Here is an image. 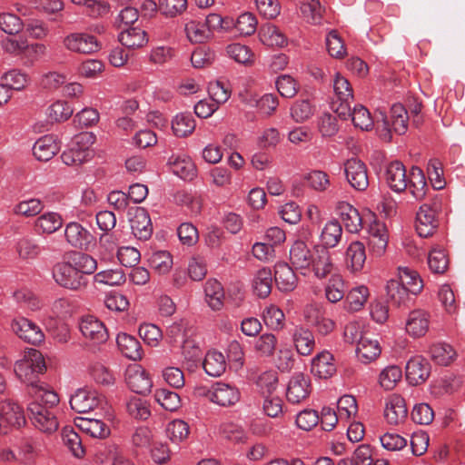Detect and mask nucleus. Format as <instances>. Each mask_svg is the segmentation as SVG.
I'll list each match as a JSON object with an SVG mask.
<instances>
[{"label":"nucleus","mask_w":465,"mask_h":465,"mask_svg":"<svg viewBox=\"0 0 465 465\" xmlns=\"http://www.w3.org/2000/svg\"><path fill=\"white\" fill-rule=\"evenodd\" d=\"M97 269V261L85 252H74L67 261L57 262L52 268V277L60 287L73 292L87 288V276Z\"/></svg>","instance_id":"1"},{"label":"nucleus","mask_w":465,"mask_h":465,"mask_svg":"<svg viewBox=\"0 0 465 465\" xmlns=\"http://www.w3.org/2000/svg\"><path fill=\"white\" fill-rule=\"evenodd\" d=\"M46 366L43 354L35 350L25 351L21 360L15 364L16 376L27 385V390L34 384L39 383L38 376L45 371Z\"/></svg>","instance_id":"2"},{"label":"nucleus","mask_w":465,"mask_h":465,"mask_svg":"<svg viewBox=\"0 0 465 465\" xmlns=\"http://www.w3.org/2000/svg\"><path fill=\"white\" fill-rule=\"evenodd\" d=\"M442 206L441 195L435 194L430 203H423L416 215V231L422 238L431 236L438 227L437 214Z\"/></svg>","instance_id":"3"},{"label":"nucleus","mask_w":465,"mask_h":465,"mask_svg":"<svg viewBox=\"0 0 465 465\" xmlns=\"http://www.w3.org/2000/svg\"><path fill=\"white\" fill-rule=\"evenodd\" d=\"M25 423L21 407L11 400L2 402L0 413V435L15 433Z\"/></svg>","instance_id":"4"},{"label":"nucleus","mask_w":465,"mask_h":465,"mask_svg":"<svg viewBox=\"0 0 465 465\" xmlns=\"http://www.w3.org/2000/svg\"><path fill=\"white\" fill-rule=\"evenodd\" d=\"M64 238L71 247L84 251L90 250L96 242L93 233L77 222H71L65 225Z\"/></svg>","instance_id":"5"},{"label":"nucleus","mask_w":465,"mask_h":465,"mask_svg":"<svg viewBox=\"0 0 465 465\" xmlns=\"http://www.w3.org/2000/svg\"><path fill=\"white\" fill-rule=\"evenodd\" d=\"M79 330L84 338L92 345L104 343L109 337L104 322L92 315L82 317L79 322Z\"/></svg>","instance_id":"6"},{"label":"nucleus","mask_w":465,"mask_h":465,"mask_svg":"<svg viewBox=\"0 0 465 465\" xmlns=\"http://www.w3.org/2000/svg\"><path fill=\"white\" fill-rule=\"evenodd\" d=\"M409 115L405 107L401 104H395L391 108V119L382 115V127L386 132L383 136L388 141L391 140V132L398 134H404L408 130Z\"/></svg>","instance_id":"7"},{"label":"nucleus","mask_w":465,"mask_h":465,"mask_svg":"<svg viewBox=\"0 0 465 465\" xmlns=\"http://www.w3.org/2000/svg\"><path fill=\"white\" fill-rule=\"evenodd\" d=\"M129 221L133 234L140 241H147L153 234V224L147 210L134 207L129 211Z\"/></svg>","instance_id":"8"},{"label":"nucleus","mask_w":465,"mask_h":465,"mask_svg":"<svg viewBox=\"0 0 465 465\" xmlns=\"http://www.w3.org/2000/svg\"><path fill=\"white\" fill-rule=\"evenodd\" d=\"M312 391L311 379L302 372L294 373L287 386L286 399L290 403L299 404L308 399Z\"/></svg>","instance_id":"9"},{"label":"nucleus","mask_w":465,"mask_h":465,"mask_svg":"<svg viewBox=\"0 0 465 465\" xmlns=\"http://www.w3.org/2000/svg\"><path fill=\"white\" fill-rule=\"evenodd\" d=\"M346 179L351 186L360 192L369 186V177L366 164L360 159L351 158L344 163Z\"/></svg>","instance_id":"10"},{"label":"nucleus","mask_w":465,"mask_h":465,"mask_svg":"<svg viewBox=\"0 0 465 465\" xmlns=\"http://www.w3.org/2000/svg\"><path fill=\"white\" fill-rule=\"evenodd\" d=\"M66 49L79 54H93L100 50L101 45L95 36L85 33H73L64 39Z\"/></svg>","instance_id":"11"},{"label":"nucleus","mask_w":465,"mask_h":465,"mask_svg":"<svg viewBox=\"0 0 465 465\" xmlns=\"http://www.w3.org/2000/svg\"><path fill=\"white\" fill-rule=\"evenodd\" d=\"M104 402V398L95 391L78 389L70 398V406L77 413L94 411Z\"/></svg>","instance_id":"12"},{"label":"nucleus","mask_w":465,"mask_h":465,"mask_svg":"<svg viewBox=\"0 0 465 465\" xmlns=\"http://www.w3.org/2000/svg\"><path fill=\"white\" fill-rule=\"evenodd\" d=\"M28 411L31 414L30 419L34 426L41 432L50 434L57 430L58 421L56 418L39 403H29Z\"/></svg>","instance_id":"13"},{"label":"nucleus","mask_w":465,"mask_h":465,"mask_svg":"<svg viewBox=\"0 0 465 465\" xmlns=\"http://www.w3.org/2000/svg\"><path fill=\"white\" fill-rule=\"evenodd\" d=\"M125 381L129 389L137 393L145 395L151 391L153 381L148 372L139 365L129 367L125 372Z\"/></svg>","instance_id":"14"},{"label":"nucleus","mask_w":465,"mask_h":465,"mask_svg":"<svg viewBox=\"0 0 465 465\" xmlns=\"http://www.w3.org/2000/svg\"><path fill=\"white\" fill-rule=\"evenodd\" d=\"M12 330L19 338L33 345L40 344L45 340L41 328L24 317L16 318L12 322Z\"/></svg>","instance_id":"15"},{"label":"nucleus","mask_w":465,"mask_h":465,"mask_svg":"<svg viewBox=\"0 0 465 465\" xmlns=\"http://www.w3.org/2000/svg\"><path fill=\"white\" fill-rule=\"evenodd\" d=\"M335 268L331 254L328 249L322 246L313 247V257L310 268L318 279H324L331 274Z\"/></svg>","instance_id":"16"},{"label":"nucleus","mask_w":465,"mask_h":465,"mask_svg":"<svg viewBox=\"0 0 465 465\" xmlns=\"http://www.w3.org/2000/svg\"><path fill=\"white\" fill-rule=\"evenodd\" d=\"M430 374V362L421 356L411 358L405 368L406 380L411 385L417 386L424 383Z\"/></svg>","instance_id":"17"},{"label":"nucleus","mask_w":465,"mask_h":465,"mask_svg":"<svg viewBox=\"0 0 465 465\" xmlns=\"http://www.w3.org/2000/svg\"><path fill=\"white\" fill-rule=\"evenodd\" d=\"M407 171L400 161L391 162L385 169V180L388 186L395 193H402L408 187Z\"/></svg>","instance_id":"18"},{"label":"nucleus","mask_w":465,"mask_h":465,"mask_svg":"<svg viewBox=\"0 0 465 465\" xmlns=\"http://www.w3.org/2000/svg\"><path fill=\"white\" fill-rule=\"evenodd\" d=\"M408 409L405 400L399 394H392L386 400L384 417L391 424H398L405 420Z\"/></svg>","instance_id":"19"},{"label":"nucleus","mask_w":465,"mask_h":465,"mask_svg":"<svg viewBox=\"0 0 465 465\" xmlns=\"http://www.w3.org/2000/svg\"><path fill=\"white\" fill-rule=\"evenodd\" d=\"M274 280L278 289L283 292L293 291L298 282V278L292 268L284 262H280L275 264Z\"/></svg>","instance_id":"20"},{"label":"nucleus","mask_w":465,"mask_h":465,"mask_svg":"<svg viewBox=\"0 0 465 465\" xmlns=\"http://www.w3.org/2000/svg\"><path fill=\"white\" fill-rule=\"evenodd\" d=\"M311 371L320 379L331 378L336 372V365L331 353L323 351L312 361Z\"/></svg>","instance_id":"21"},{"label":"nucleus","mask_w":465,"mask_h":465,"mask_svg":"<svg viewBox=\"0 0 465 465\" xmlns=\"http://www.w3.org/2000/svg\"><path fill=\"white\" fill-rule=\"evenodd\" d=\"M313 257V249L302 240L293 242L290 249V262L296 269H309Z\"/></svg>","instance_id":"22"},{"label":"nucleus","mask_w":465,"mask_h":465,"mask_svg":"<svg viewBox=\"0 0 465 465\" xmlns=\"http://www.w3.org/2000/svg\"><path fill=\"white\" fill-rule=\"evenodd\" d=\"M337 212L348 232L355 233L361 231L362 219L355 207L346 202H341L337 206Z\"/></svg>","instance_id":"23"},{"label":"nucleus","mask_w":465,"mask_h":465,"mask_svg":"<svg viewBox=\"0 0 465 465\" xmlns=\"http://www.w3.org/2000/svg\"><path fill=\"white\" fill-rule=\"evenodd\" d=\"M292 341L297 352L302 356L310 355L315 348V338L312 331L303 326H296L292 331Z\"/></svg>","instance_id":"24"},{"label":"nucleus","mask_w":465,"mask_h":465,"mask_svg":"<svg viewBox=\"0 0 465 465\" xmlns=\"http://www.w3.org/2000/svg\"><path fill=\"white\" fill-rule=\"evenodd\" d=\"M27 392L34 398L35 401L33 402L39 403L45 410L53 408L59 402L57 393L43 382L34 384V386L27 390Z\"/></svg>","instance_id":"25"},{"label":"nucleus","mask_w":465,"mask_h":465,"mask_svg":"<svg viewBox=\"0 0 465 465\" xmlns=\"http://www.w3.org/2000/svg\"><path fill=\"white\" fill-rule=\"evenodd\" d=\"M430 314L423 310L410 312L406 322V330L413 337H421L429 330Z\"/></svg>","instance_id":"26"},{"label":"nucleus","mask_w":465,"mask_h":465,"mask_svg":"<svg viewBox=\"0 0 465 465\" xmlns=\"http://www.w3.org/2000/svg\"><path fill=\"white\" fill-rule=\"evenodd\" d=\"M240 400V391L234 386L223 382L214 384L213 402L227 407L234 405Z\"/></svg>","instance_id":"27"},{"label":"nucleus","mask_w":465,"mask_h":465,"mask_svg":"<svg viewBox=\"0 0 465 465\" xmlns=\"http://www.w3.org/2000/svg\"><path fill=\"white\" fill-rule=\"evenodd\" d=\"M381 352L380 343L375 339L369 337L361 338L356 347V356L358 360L368 364L374 361Z\"/></svg>","instance_id":"28"},{"label":"nucleus","mask_w":465,"mask_h":465,"mask_svg":"<svg viewBox=\"0 0 465 465\" xmlns=\"http://www.w3.org/2000/svg\"><path fill=\"white\" fill-rule=\"evenodd\" d=\"M408 187L411 195L418 201L422 200L426 193L428 185L424 173L420 167L412 166L407 178Z\"/></svg>","instance_id":"29"},{"label":"nucleus","mask_w":465,"mask_h":465,"mask_svg":"<svg viewBox=\"0 0 465 465\" xmlns=\"http://www.w3.org/2000/svg\"><path fill=\"white\" fill-rule=\"evenodd\" d=\"M116 343L122 354L126 358L133 361H138L142 358V346L134 336L125 332L119 333Z\"/></svg>","instance_id":"30"},{"label":"nucleus","mask_w":465,"mask_h":465,"mask_svg":"<svg viewBox=\"0 0 465 465\" xmlns=\"http://www.w3.org/2000/svg\"><path fill=\"white\" fill-rule=\"evenodd\" d=\"M342 237V227L337 220H331L323 226L320 240L321 244L317 246H322L326 249L336 247L341 242Z\"/></svg>","instance_id":"31"},{"label":"nucleus","mask_w":465,"mask_h":465,"mask_svg":"<svg viewBox=\"0 0 465 465\" xmlns=\"http://www.w3.org/2000/svg\"><path fill=\"white\" fill-rule=\"evenodd\" d=\"M59 147L52 135L39 138L33 146V153L38 161L47 162L58 152Z\"/></svg>","instance_id":"32"},{"label":"nucleus","mask_w":465,"mask_h":465,"mask_svg":"<svg viewBox=\"0 0 465 465\" xmlns=\"http://www.w3.org/2000/svg\"><path fill=\"white\" fill-rule=\"evenodd\" d=\"M369 245L376 252L381 255L388 244V232L385 225L381 223L375 222L370 226Z\"/></svg>","instance_id":"33"},{"label":"nucleus","mask_w":465,"mask_h":465,"mask_svg":"<svg viewBox=\"0 0 465 465\" xmlns=\"http://www.w3.org/2000/svg\"><path fill=\"white\" fill-rule=\"evenodd\" d=\"M252 290L259 298L270 295L272 287V273L270 268L263 267L256 272L252 279Z\"/></svg>","instance_id":"34"},{"label":"nucleus","mask_w":465,"mask_h":465,"mask_svg":"<svg viewBox=\"0 0 465 465\" xmlns=\"http://www.w3.org/2000/svg\"><path fill=\"white\" fill-rule=\"evenodd\" d=\"M171 171L183 180L192 181L196 177V168L189 158L172 155L168 160Z\"/></svg>","instance_id":"35"},{"label":"nucleus","mask_w":465,"mask_h":465,"mask_svg":"<svg viewBox=\"0 0 465 465\" xmlns=\"http://www.w3.org/2000/svg\"><path fill=\"white\" fill-rule=\"evenodd\" d=\"M366 252L363 243L352 242L346 251V265L352 272H360L365 263Z\"/></svg>","instance_id":"36"},{"label":"nucleus","mask_w":465,"mask_h":465,"mask_svg":"<svg viewBox=\"0 0 465 465\" xmlns=\"http://www.w3.org/2000/svg\"><path fill=\"white\" fill-rule=\"evenodd\" d=\"M118 40L124 46L131 49L141 48L148 43L146 32L139 27H130L122 31Z\"/></svg>","instance_id":"37"},{"label":"nucleus","mask_w":465,"mask_h":465,"mask_svg":"<svg viewBox=\"0 0 465 465\" xmlns=\"http://www.w3.org/2000/svg\"><path fill=\"white\" fill-rule=\"evenodd\" d=\"M205 301L213 311H220L223 306L224 291L217 280L209 279L204 286Z\"/></svg>","instance_id":"38"},{"label":"nucleus","mask_w":465,"mask_h":465,"mask_svg":"<svg viewBox=\"0 0 465 465\" xmlns=\"http://www.w3.org/2000/svg\"><path fill=\"white\" fill-rule=\"evenodd\" d=\"M261 42L269 47H283L287 45L286 36L274 25H265L259 31Z\"/></svg>","instance_id":"39"},{"label":"nucleus","mask_w":465,"mask_h":465,"mask_svg":"<svg viewBox=\"0 0 465 465\" xmlns=\"http://www.w3.org/2000/svg\"><path fill=\"white\" fill-rule=\"evenodd\" d=\"M195 120L191 113H180L172 121V130L177 137H187L195 130Z\"/></svg>","instance_id":"40"},{"label":"nucleus","mask_w":465,"mask_h":465,"mask_svg":"<svg viewBox=\"0 0 465 465\" xmlns=\"http://www.w3.org/2000/svg\"><path fill=\"white\" fill-rule=\"evenodd\" d=\"M203 367L209 376L219 377L226 370L225 358L220 351H210L205 355Z\"/></svg>","instance_id":"41"},{"label":"nucleus","mask_w":465,"mask_h":465,"mask_svg":"<svg viewBox=\"0 0 465 465\" xmlns=\"http://www.w3.org/2000/svg\"><path fill=\"white\" fill-rule=\"evenodd\" d=\"M62 217L56 213H47L40 215L35 221V230L38 234H51L61 228Z\"/></svg>","instance_id":"42"},{"label":"nucleus","mask_w":465,"mask_h":465,"mask_svg":"<svg viewBox=\"0 0 465 465\" xmlns=\"http://www.w3.org/2000/svg\"><path fill=\"white\" fill-rule=\"evenodd\" d=\"M15 249L19 257L24 260H34L42 252L41 246L30 236L19 238L16 242Z\"/></svg>","instance_id":"43"},{"label":"nucleus","mask_w":465,"mask_h":465,"mask_svg":"<svg viewBox=\"0 0 465 465\" xmlns=\"http://www.w3.org/2000/svg\"><path fill=\"white\" fill-rule=\"evenodd\" d=\"M411 294H418L423 287L422 280L416 271L408 267L399 268V280Z\"/></svg>","instance_id":"44"},{"label":"nucleus","mask_w":465,"mask_h":465,"mask_svg":"<svg viewBox=\"0 0 465 465\" xmlns=\"http://www.w3.org/2000/svg\"><path fill=\"white\" fill-rule=\"evenodd\" d=\"M184 31L188 40L193 44H203L211 38L210 31L204 23L191 20L185 24Z\"/></svg>","instance_id":"45"},{"label":"nucleus","mask_w":465,"mask_h":465,"mask_svg":"<svg viewBox=\"0 0 465 465\" xmlns=\"http://www.w3.org/2000/svg\"><path fill=\"white\" fill-rule=\"evenodd\" d=\"M345 283L342 277L339 274H333L329 279L325 286V297L331 302L336 303L344 298Z\"/></svg>","instance_id":"46"},{"label":"nucleus","mask_w":465,"mask_h":465,"mask_svg":"<svg viewBox=\"0 0 465 465\" xmlns=\"http://www.w3.org/2000/svg\"><path fill=\"white\" fill-rule=\"evenodd\" d=\"M368 296L369 291L365 286L351 289L344 301L345 309L351 312L360 311L366 302Z\"/></svg>","instance_id":"47"},{"label":"nucleus","mask_w":465,"mask_h":465,"mask_svg":"<svg viewBox=\"0 0 465 465\" xmlns=\"http://www.w3.org/2000/svg\"><path fill=\"white\" fill-rule=\"evenodd\" d=\"M430 353L435 362L449 365L456 357L455 350L448 343H435L430 348Z\"/></svg>","instance_id":"48"},{"label":"nucleus","mask_w":465,"mask_h":465,"mask_svg":"<svg viewBox=\"0 0 465 465\" xmlns=\"http://www.w3.org/2000/svg\"><path fill=\"white\" fill-rule=\"evenodd\" d=\"M262 319L265 325L274 331L282 330L285 325L283 312L274 304H271L264 309Z\"/></svg>","instance_id":"49"},{"label":"nucleus","mask_w":465,"mask_h":465,"mask_svg":"<svg viewBox=\"0 0 465 465\" xmlns=\"http://www.w3.org/2000/svg\"><path fill=\"white\" fill-rule=\"evenodd\" d=\"M386 292L388 301L393 305L401 306L409 299V291L398 280H391L387 282Z\"/></svg>","instance_id":"50"},{"label":"nucleus","mask_w":465,"mask_h":465,"mask_svg":"<svg viewBox=\"0 0 465 465\" xmlns=\"http://www.w3.org/2000/svg\"><path fill=\"white\" fill-rule=\"evenodd\" d=\"M149 264L159 274H166L173 266V257L167 251H157L149 258Z\"/></svg>","instance_id":"51"},{"label":"nucleus","mask_w":465,"mask_h":465,"mask_svg":"<svg viewBox=\"0 0 465 465\" xmlns=\"http://www.w3.org/2000/svg\"><path fill=\"white\" fill-rule=\"evenodd\" d=\"M315 107L308 99L297 100L291 107V115L297 123H303L314 114Z\"/></svg>","instance_id":"52"},{"label":"nucleus","mask_w":465,"mask_h":465,"mask_svg":"<svg viewBox=\"0 0 465 465\" xmlns=\"http://www.w3.org/2000/svg\"><path fill=\"white\" fill-rule=\"evenodd\" d=\"M430 270L437 274H442L449 266V258L443 249L433 248L428 256Z\"/></svg>","instance_id":"53"},{"label":"nucleus","mask_w":465,"mask_h":465,"mask_svg":"<svg viewBox=\"0 0 465 465\" xmlns=\"http://www.w3.org/2000/svg\"><path fill=\"white\" fill-rule=\"evenodd\" d=\"M277 338L272 333H263L255 340L254 350L261 357H271L274 354Z\"/></svg>","instance_id":"54"},{"label":"nucleus","mask_w":465,"mask_h":465,"mask_svg":"<svg viewBox=\"0 0 465 465\" xmlns=\"http://www.w3.org/2000/svg\"><path fill=\"white\" fill-rule=\"evenodd\" d=\"M93 157V151L80 150L72 146L61 154L62 162L69 166L80 165Z\"/></svg>","instance_id":"55"},{"label":"nucleus","mask_w":465,"mask_h":465,"mask_svg":"<svg viewBox=\"0 0 465 465\" xmlns=\"http://www.w3.org/2000/svg\"><path fill=\"white\" fill-rule=\"evenodd\" d=\"M401 369L396 365H390L380 373L379 382L384 390L391 391L401 381Z\"/></svg>","instance_id":"56"},{"label":"nucleus","mask_w":465,"mask_h":465,"mask_svg":"<svg viewBox=\"0 0 465 465\" xmlns=\"http://www.w3.org/2000/svg\"><path fill=\"white\" fill-rule=\"evenodd\" d=\"M154 398L166 411H174L181 407V398L179 394L167 389L157 390Z\"/></svg>","instance_id":"57"},{"label":"nucleus","mask_w":465,"mask_h":465,"mask_svg":"<svg viewBox=\"0 0 465 465\" xmlns=\"http://www.w3.org/2000/svg\"><path fill=\"white\" fill-rule=\"evenodd\" d=\"M323 11L324 8L322 6L319 0H308L307 2H303L301 5L302 16L308 23L313 25L321 23Z\"/></svg>","instance_id":"58"},{"label":"nucleus","mask_w":465,"mask_h":465,"mask_svg":"<svg viewBox=\"0 0 465 465\" xmlns=\"http://www.w3.org/2000/svg\"><path fill=\"white\" fill-rule=\"evenodd\" d=\"M125 274L121 269L102 271L94 276V282L110 286L121 285L125 282Z\"/></svg>","instance_id":"59"},{"label":"nucleus","mask_w":465,"mask_h":465,"mask_svg":"<svg viewBox=\"0 0 465 465\" xmlns=\"http://www.w3.org/2000/svg\"><path fill=\"white\" fill-rule=\"evenodd\" d=\"M307 185L317 192H324L330 186L329 175L320 170H313L303 176Z\"/></svg>","instance_id":"60"},{"label":"nucleus","mask_w":465,"mask_h":465,"mask_svg":"<svg viewBox=\"0 0 465 465\" xmlns=\"http://www.w3.org/2000/svg\"><path fill=\"white\" fill-rule=\"evenodd\" d=\"M2 78L5 81L4 84L7 85L10 91L22 90L27 85L29 82L28 74L18 69L9 70L3 75Z\"/></svg>","instance_id":"61"},{"label":"nucleus","mask_w":465,"mask_h":465,"mask_svg":"<svg viewBox=\"0 0 465 465\" xmlns=\"http://www.w3.org/2000/svg\"><path fill=\"white\" fill-rule=\"evenodd\" d=\"M74 111L64 101H56L47 110V116L51 122H64L69 119Z\"/></svg>","instance_id":"62"},{"label":"nucleus","mask_w":465,"mask_h":465,"mask_svg":"<svg viewBox=\"0 0 465 465\" xmlns=\"http://www.w3.org/2000/svg\"><path fill=\"white\" fill-rule=\"evenodd\" d=\"M351 121L355 127L361 130H370L373 125V121L370 112L361 104L355 105L352 108Z\"/></svg>","instance_id":"63"},{"label":"nucleus","mask_w":465,"mask_h":465,"mask_svg":"<svg viewBox=\"0 0 465 465\" xmlns=\"http://www.w3.org/2000/svg\"><path fill=\"white\" fill-rule=\"evenodd\" d=\"M333 91L336 99L338 101H347L348 99H353V90L350 82L337 73L333 80Z\"/></svg>","instance_id":"64"}]
</instances>
